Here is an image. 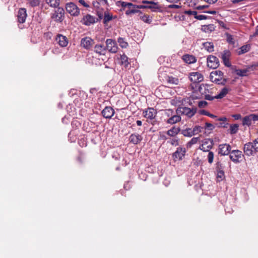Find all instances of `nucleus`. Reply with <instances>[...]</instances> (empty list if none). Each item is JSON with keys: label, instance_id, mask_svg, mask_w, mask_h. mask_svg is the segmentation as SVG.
Segmentation results:
<instances>
[{"label": "nucleus", "instance_id": "f257e3e1", "mask_svg": "<svg viewBox=\"0 0 258 258\" xmlns=\"http://www.w3.org/2000/svg\"><path fill=\"white\" fill-rule=\"evenodd\" d=\"M223 73L221 71L216 70L213 71L210 75V78L212 82L217 84L224 85L226 80L223 79Z\"/></svg>", "mask_w": 258, "mask_h": 258}, {"label": "nucleus", "instance_id": "f03ea898", "mask_svg": "<svg viewBox=\"0 0 258 258\" xmlns=\"http://www.w3.org/2000/svg\"><path fill=\"white\" fill-rule=\"evenodd\" d=\"M196 112V108H190L186 107H179L176 109L177 114H184L189 118L192 117Z\"/></svg>", "mask_w": 258, "mask_h": 258}, {"label": "nucleus", "instance_id": "7ed1b4c3", "mask_svg": "<svg viewBox=\"0 0 258 258\" xmlns=\"http://www.w3.org/2000/svg\"><path fill=\"white\" fill-rule=\"evenodd\" d=\"M52 13L51 18L57 22H61L64 18V10L61 7H57Z\"/></svg>", "mask_w": 258, "mask_h": 258}, {"label": "nucleus", "instance_id": "20e7f679", "mask_svg": "<svg viewBox=\"0 0 258 258\" xmlns=\"http://www.w3.org/2000/svg\"><path fill=\"white\" fill-rule=\"evenodd\" d=\"M258 121V116L256 114H250L244 116L242 119V125L243 126H249Z\"/></svg>", "mask_w": 258, "mask_h": 258}, {"label": "nucleus", "instance_id": "39448f33", "mask_svg": "<svg viewBox=\"0 0 258 258\" xmlns=\"http://www.w3.org/2000/svg\"><path fill=\"white\" fill-rule=\"evenodd\" d=\"M66 9L71 16L76 17L80 14V9L73 3H67L66 5Z\"/></svg>", "mask_w": 258, "mask_h": 258}, {"label": "nucleus", "instance_id": "423d86ee", "mask_svg": "<svg viewBox=\"0 0 258 258\" xmlns=\"http://www.w3.org/2000/svg\"><path fill=\"white\" fill-rule=\"evenodd\" d=\"M106 49L111 53H116L118 50V46L115 41L111 39L106 40Z\"/></svg>", "mask_w": 258, "mask_h": 258}, {"label": "nucleus", "instance_id": "0eeeda50", "mask_svg": "<svg viewBox=\"0 0 258 258\" xmlns=\"http://www.w3.org/2000/svg\"><path fill=\"white\" fill-rule=\"evenodd\" d=\"M207 66L213 69H216L219 66L218 58L214 55H210L207 59Z\"/></svg>", "mask_w": 258, "mask_h": 258}, {"label": "nucleus", "instance_id": "6e6552de", "mask_svg": "<svg viewBox=\"0 0 258 258\" xmlns=\"http://www.w3.org/2000/svg\"><path fill=\"white\" fill-rule=\"evenodd\" d=\"M157 114V112L156 109L153 108L149 107L147 109L143 110V115L144 117L148 119L153 120L154 119Z\"/></svg>", "mask_w": 258, "mask_h": 258}, {"label": "nucleus", "instance_id": "1a4fd4ad", "mask_svg": "<svg viewBox=\"0 0 258 258\" xmlns=\"http://www.w3.org/2000/svg\"><path fill=\"white\" fill-rule=\"evenodd\" d=\"M189 79L193 83H198L203 81L204 77L201 73L196 72L189 74Z\"/></svg>", "mask_w": 258, "mask_h": 258}, {"label": "nucleus", "instance_id": "9d476101", "mask_svg": "<svg viewBox=\"0 0 258 258\" xmlns=\"http://www.w3.org/2000/svg\"><path fill=\"white\" fill-rule=\"evenodd\" d=\"M98 19L90 14H87L82 19V23L86 26H90L97 22Z\"/></svg>", "mask_w": 258, "mask_h": 258}, {"label": "nucleus", "instance_id": "9b49d317", "mask_svg": "<svg viewBox=\"0 0 258 258\" xmlns=\"http://www.w3.org/2000/svg\"><path fill=\"white\" fill-rule=\"evenodd\" d=\"M185 153L186 150L184 148L178 147L173 154V157L175 159L181 160L184 157Z\"/></svg>", "mask_w": 258, "mask_h": 258}, {"label": "nucleus", "instance_id": "f8f14e48", "mask_svg": "<svg viewBox=\"0 0 258 258\" xmlns=\"http://www.w3.org/2000/svg\"><path fill=\"white\" fill-rule=\"evenodd\" d=\"M244 154L247 156L253 155L255 153L252 142H249L244 145L243 148Z\"/></svg>", "mask_w": 258, "mask_h": 258}, {"label": "nucleus", "instance_id": "ddd939ff", "mask_svg": "<svg viewBox=\"0 0 258 258\" xmlns=\"http://www.w3.org/2000/svg\"><path fill=\"white\" fill-rule=\"evenodd\" d=\"M231 146L229 144H221L219 146L218 153L222 155H227L230 153Z\"/></svg>", "mask_w": 258, "mask_h": 258}, {"label": "nucleus", "instance_id": "4468645a", "mask_svg": "<svg viewBox=\"0 0 258 258\" xmlns=\"http://www.w3.org/2000/svg\"><path fill=\"white\" fill-rule=\"evenodd\" d=\"M213 145V140L206 139L203 144L199 147V149L204 152H208L212 148Z\"/></svg>", "mask_w": 258, "mask_h": 258}, {"label": "nucleus", "instance_id": "2eb2a0df", "mask_svg": "<svg viewBox=\"0 0 258 258\" xmlns=\"http://www.w3.org/2000/svg\"><path fill=\"white\" fill-rule=\"evenodd\" d=\"M230 154V159L234 163L239 162V159L241 158L242 155V152L239 150H233Z\"/></svg>", "mask_w": 258, "mask_h": 258}, {"label": "nucleus", "instance_id": "dca6fc26", "mask_svg": "<svg viewBox=\"0 0 258 258\" xmlns=\"http://www.w3.org/2000/svg\"><path fill=\"white\" fill-rule=\"evenodd\" d=\"M231 56V52L228 50H225L223 51L222 53L221 58L223 60V63L225 66L227 67H230L231 65V63L229 61V58Z\"/></svg>", "mask_w": 258, "mask_h": 258}, {"label": "nucleus", "instance_id": "f3484780", "mask_svg": "<svg viewBox=\"0 0 258 258\" xmlns=\"http://www.w3.org/2000/svg\"><path fill=\"white\" fill-rule=\"evenodd\" d=\"M27 12L25 8H21L19 9L17 17H18V21L20 23H23L25 22L26 17H27Z\"/></svg>", "mask_w": 258, "mask_h": 258}, {"label": "nucleus", "instance_id": "a211bd4d", "mask_svg": "<svg viewBox=\"0 0 258 258\" xmlns=\"http://www.w3.org/2000/svg\"><path fill=\"white\" fill-rule=\"evenodd\" d=\"M103 116L106 118H110L114 114V109L111 107H105L102 111Z\"/></svg>", "mask_w": 258, "mask_h": 258}, {"label": "nucleus", "instance_id": "6ab92c4d", "mask_svg": "<svg viewBox=\"0 0 258 258\" xmlns=\"http://www.w3.org/2000/svg\"><path fill=\"white\" fill-rule=\"evenodd\" d=\"M93 42V39L90 37L82 38L81 41V45L87 49H89L92 46Z\"/></svg>", "mask_w": 258, "mask_h": 258}, {"label": "nucleus", "instance_id": "aec40b11", "mask_svg": "<svg viewBox=\"0 0 258 258\" xmlns=\"http://www.w3.org/2000/svg\"><path fill=\"white\" fill-rule=\"evenodd\" d=\"M179 114H177L176 112L174 113L171 117L166 120V122L168 124H173L180 121L181 118Z\"/></svg>", "mask_w": 258, "mask_h": 258}, {"label": "nucleus", "instance_id": "412c9836", "mask_svg": "<svg viewBox=\"0 0 258 258\" xmlns=\"http://www.w3.org/2000/svg\"><path fill=\"white\" fill-rule=\"evenodd\" d=\"M142 139V137L138 134H132L129 138L130 142L135 145L140 143Z\"/></svg>", "mask_w": 258, "mask_h": 258}, {"label": "nucleus", "instance_id": "4be33fe9", "mask_svg": "<svg viewBox=\"0 0 258 258\" xmlns=\"http://www.w3.org/2000/svg\"><path fill=\"white\" fill-rule=\"evenodd\" d=\"M56 41L61 47H65L68 44L67 38L61 34H58L56 37Z\"/></svg>", "mask_w": 258, "mask_h": 258}, {"label": "nucleus", "instance_id": "5701e85b", "mask_svg": "<svg viewBox=\"0 0 258 258\" xmlns=\"http://www.w3.org/2000/svg\"><path fill=\"white\" fill-rule=\"evenodd\" d=\"M143 4H149L150 5L148 6H140V7H138V8H149L151 9H156L158 8V4L157 3H156L153 1H143Z\"/></svg>", "mask_w": 258, "mask_h": 258}, {"label": "nucleus", "instance_id": "b1692460", "mask_svg": "<svg viewBox=\"0 0 258 258\" xmlns=\"http://www.w3.org/2000/svg\"><path fill=\"white\" fill-rule=\"evenodd\" d=\"M183 60L187 63L191 64L196 62L197 59L196 57L189 54H185L182 56Z\"/></svg>", "mask_w": 258, "mask_h": 258}, {"label": "nucleus", "instance_id": "393cba45", "mask_svg": "<svg viewBox=\"0 0 258 258\" xmlns=\"http://www.w3.org/2000/svg\"><path fill=\"white\" fill-rule=\"evenodd\" d=\"M180 131L179 127L173 126L167 132V134L172 137H175Z\"/></svg>", "mask_w": 258, "mask_h": 258}, {"label": "nucleus", "instance_id": "a878e982", "mask_svg": "<svg viewBox=\"0 0 258 258\" xmlns=\"http://www.w3.org/2000/svg\"><path fill=\"white\" fill-rule=\"evenodd\" d=\"M106 50L105 47L101 44H97L94 47V51L99 54H104Z\"/></svg>", "mask_w": 258, "mask_h": 258}, {"label": "nucleus", "instance_id": "bb28decb", "mask_svg": "<svg viewBox=\"0 0 258 258\" xmlns=\"http://www.w3.org/2000/svg\"><path fill=\"white\" fill-rule=\"evenodd\" d=\"M46 3L50 7L57 8L60 4V0H45Z\"/></svg>", "mask_w": 258, "mask_h": 258}, {"label": "nucleus", "instance_id": "cd10ccee", "mask_svg": "<svg viewBox=\"0 0 258 258\" xmlns=\"http://www.w3.org/2000/svg\"><path fill=\"white\" fill-rule=\"evenodd\" d=\"M120 64L123 66L125 68H127L129 64L128 61V57L125 55H120Z\"/></svg>", "mask_w": 258, "mask_h": 258}, {"label": "nucleus", "instance_id": "c85d7f7f", "mask_svg": "<svg viewBox=\"0 0 258 258\" xmlns=\"http://www.w3.org/2000/svg\"><path fill=\"white\" fill-rule=\"evenodd\" d=\"M229 90L227 88H223L220 93L215 96L216 99H221L223 98L228 92Z\"/></svg>", "mask_w": 258, "mask_h": 258}, {"label": "nucleus", "instance_id": "c756f323", "mask_svg": "<svg viewBox=\"0 0 258 258\" xmlns=\"http://www.w3.org/2000/svg\"><path fill=\"white\" fill-rule=\"evenodd\" d=\"M117 6H121L122 8H125V7H128L129 8H131L132 7H133V8H135L136 6L134 5H133L132 3H127V2H122V1H118L117 3H116Z\"/></svg>", "mask_w": 258, "mask_h": 258}, {"label": "nucleus", "instance_id": "7c9ffc66", "mask_svg": "<svg viewBox=\"0 0 258 258\" xmlns=\"http://www.w3.org/2000/svg\"><path fill=\"white\" fill-rule=\"evenodd\" d=\"M204 48L209 52L214 51V45L212 42H206L203 43Z\"/></svg>", "mask_w": 258, "mask_h": 258}, {"label": "nucleus", "instance_id": "2f4dec72", "mask_svg": "<svg viewBox=\"0 0 258 258\" xmlns=\"http://www.w3.org/2000/svg\"><path fill=\"white\" fill-rule=\"evenodd\" d=\"M199 140H200V138L199 137H194V138H192L191 139V140L190 141H189L186 144V148H190L193 145L196 144V143H197L198 142Z\"/></svg>", "mask_w": 258, "mask_h": 258}, {"label": "nucleus", "instance_id": "473e14b6", "mask_svg": "<svg viewBox=\"0 0 258 258\" xmlns=\"http://www.w3.org/2000/svg\"><path fill=\"white\" fill-rule=\"evenodd\" d=\"M250 48V46L248 44L244 45L242 46L240 49V50L238 52V54L240 55L248 52Z\"/></svg>", "mask_w": 258, "mask_h": 258}, {"label": "nucleus", "instance_id": "72a5a7b5", "mask_svg": "<svg viewBox=\"0 0 258 258\" xmlns=\"http://www.w3.org/2000/svg\"><path fill=\"white\" fill-rule=\"evenodd\" d=\"M181 134L185 137H191L193 136L192 130L190 128H187L181 131Z\"/></svg>", "mask_w": 258, "mask_h": 258}, {"label": "nucleus", "instance_id": "f704fd0d", "mask_svg": "<svg viewBox=\"0 0 258 258\" xmlns=\"http://www.w3.org/2000/svg\"><path fill=\"white\" fill-rule=\"evenodd\" d=\"M239 125L237 124H233L230 125L229 131L231 134H236L238 130Z\"/></svg>", "mask_w": 258, "mask_h": 258}, {"label": "nucleus", "instance_id": "c9c22d12", "mask_svg": "<svg viewBox=\"0 0 258 258\" xmlns=\"http://www.w3.org/2000/svg\"><path fill=\"white\" fill-rule=\"evenodd\" d=\"M248 70L247 69H238L236 70V74L240 77H244L247 75Z\"/></svg>", "mask_w": 258, "mask_h": 258}, {"label": "nucleus", "instance_id": "e433bc0d", "mask_svg": "<svg viewBox=\"0 0 258 258\" xmlns=\"http://www.w3.org/2000/svg\"><path fill=\"white\" fill-rule=\"evenodd\" d=\"M141 19L145 23L150 24L152 22V18L149 15H143L140 16Z\"/></svg>", "mask_w": 258, "mask_h": 258}, {"label": "nucleus", "instance_id": "4c0bfd02", "mask_svg": "<svg viewBox=\"0 0 258 258\" xmlns=\"http://www.w3.org/2000/svg\"><path fill=\"white\" fill-rule=\"evenodd\" d=\"M112 19V15L109 14L107 12L104 13V20L103 22L104 24L107 23L108 22L111 21Z\"/></svg>", "mask_w": 258, "mask_h": 258}, {"label": "nucleus", "instance_id": "58836bf2", "mask_svg": "<svg viewBox=\"0 0 258 258\" xmlns=\"http://www.w3.org/2000/svg\"><path fill=\"white\" fill-rule=\"evenodd\" d=\"M164 112V115L165 116H166L167 117H168L169 118L171 117L173 114L175 113L174 111L172 109H165L163 111Z\"/></svg>", "mask_w": 258, "mask_h": 258}, {"label": "nucleus", "instance_id": "ea45409f", "mask_svg": "<svg viewBox=\"0 0 258 258\" xmlns=\"http://www.w3.org/2000/svg\"><path fill=\"white\" fill-rule=\"evenodd\" d=\"M119 44V45L122 48H126L128 46V43L125 42L123 38L119 37L118 38L117 40Z\"/></svg>", "mask_w": 258, "mask_h": 258}, {"label": "nucleus", "instance_id": "a19ab883", "mask_svg": "<svg viewBox=\"0 0 258 258\" xmlns=\"http://www.w3.org/2000/svg\"><path fill=\"white\" fill-rule=\"evenodd\" d=\"M40 0H27L28 4L32 7H35L39 5Z\"/></svg>", "mask_w": 258, "mask_h": 258}, {"label": "nucleus", "instance_id": "79ce46f5", "mask_svg": "<svg viewBox=\"0 0 258 258\" xmlns=\"http://www.w3.org/2000/svg\"><path fill=\"white\" fill-rule=\"evenodd\" d=\"M224 178V172L222 170H219L217 173V179L218 181L222 180Z\"/></svg>", "mask_w": 258, "mask_h": 258}, {"label": "nucleus", "instance_id": "37998d69", "mask_svg": "<svg viewBox=\"0 0 258 258\" xmlns=\"http://www.w3.org/2000/svg\"><path fill=\"white\" fill-rule=\"evenodd\" d=\"M203 127L200 126H196L193 130H192L193 135L198 134V133L202 132Z\"/></svg>", "mask_w": 258, "mask_h": 258}, {"label": "nucleus", "instance_id": "c03bdc74", "mask_svg": "<svg viewBox=\"0 0 258 258\" xmlns=\"http://www.w3.org/2000/svg\"><path fill=\"white\" fill-rule=\"evenodd\" d=\"M167 81L168 83H169L170 84H175V85L178 84V82H179L178 79H176V78H175L173 77H169L167 80Z\"/></svg>", "mask_w": 258, "mask_h": 258}, {"label": "nucleus", "instance_id": "a18cd8bd", "mask_svg": "<svg viewBox=\"0 0 258 258\" xmlns=\"http://www.w3.org/2000/svg\"><path fill=\"white\" fill-rule=\"evenodd\" d=\"M167 142L173 146H176L178 145V139L177 138L170 139Z\"/></svg>", "mask_w": 258, "mask_h": 258}, {"label": "nucleus", "instance_id": "49530a36", "mask_svg": "<svg viewBox=\"0 0 258 258\" xmlns=\"http://www.w3.org/2000/svg\"><path fill=\"white\" fill-rule=\"evenodd\" d=\"M214 159V153L212 151H209L208 155V160L209 163L211 164L213 162Z\"/></svg>", "mask_w": 258, "mask_h": 258}, {"label": "nucleus", "instance_id": "de8ad7c7", "mask_svg": "<svg viewBox=\"0 0 258 258\" xmlns=\"http://www.w3.org/2000/svg\"><path fill=\"white\" fill-rule=\"evenodd\" d=\"M201 114L209 116L211 118H215L216 117V116L215 115L210 113L206 110H203L201 111Z\"/></svg>", "mask_w": 258, "mask_h": 258}, {"label": "nucleus", "instance_id": "09e8293b", "mask_svg": "<svg viewBox=\"0 0 258 258\" xmlns=\"http://www.w3.org/2000/svg\"><path fill=\"white\" fill-rule=\"evenodd\" d=\"M252 143V145L253 146L254 150L255 151V152H258V138L255 139L253 142Z\"/></svg>", "mask_w": 258, "mask_h": 258}, {"label": "nucleus", "instance_id": "8fccbe9b", "mask_svg": "<svg viewBox=\"0 0 258 258\" xmlns=\"http://www.w3.org/2000/svg\"><path fill=\"white\" fill-rule=\"evenodd\" d=\"M139 12V10L136 9H130L126 11L125 14L127 15H130L132 14H135Z\"/></svg>", "mask_w": 258, "mask_h": 258}, {"label": "nucleus", "instance_id": "3c124183", "mask_svg": "<svg viewBox=\"0 0 258 258\" xmlns=\"http://www.w3.org/2000/svg\"><path fill=\"white\" fill-rule=\"evenodd\" d=\"M195 18L197 19V20H206L207 19V16L203 15H196V16H195Z\"/></svg>", "mask_w": 258, "mask_h": 258}, {"label": "nucleus", "instance_id": "603ef678", "mask_svg": "<svg viewBox=\"0 0 258 258\" xmlns=\"http://www.w3.org/2000/svg\"><path fill=\"white\" fill-rule=\"evenodd\" d=\"M207 105V102L205 101H201L198 103V106L200 108H204Z\"/></svg>", "mask_w": 258, "mask_h": 258}, {"label": "nucleus", "instance_id": "864d4df0", "mask_svg": "<svg viewBox=\"0 0 258 258\" xmlns=\"http://www.w3.org/2000/svg\"><path fill=\"white\" fill-rule=\"evenodd\" d=\"M205 128L210 130H213L214 128V126L212 123L206 122L205 123Z\"/></svg>", "mask_w": 258, "mask_h": 258}, {"label": "nucleus", "instance_id": "5fc2aeb1", "mask_svg": "<svg viewBox=\"0 0 258 258\" xmlns=\"http://www.w3.org/2000/svg\"><path fill=\"white\" fill-rule=\"evenodd\" d=\"M184 14L188 15H194L195 16L197 14V12L195 11H185L184 12Z\"/></svg>", "mask_w": 258, "mask_h": 258}, {"label": "nucleus", "instance_id": "6e6d98bb", "mask_svg": "<svg viewBox=\"0 0 258 258\" xmlns=\"http://www.w3.org/2000/svg\"><path fill=\"white\" fill-rule=\"evenodd\" d=\"M79 3L85 8H89V5L84 0H79Z\"/></svg>", "mask_w": 258, "mask_h": 258}, {"label": "nucleus", "instance_id": "4d7b16f0", "mask_svg": "<svg viewBox=\"0 0 258 258\" xmlns=\"http://www.w3.org/2000/svg\"><path fill=\"white\" fill-rule=\"evenodd\" d=\"M96 14L98 17L99 20H101L103 17V14L102 11H97Z\"/></svg>", "mask_w": 258, "mask_h": 258}, {"label": "nucleus", "instance_id": "13d9d810", "mask_svg": "<svg viewBox=\"0 0 258 258\" xmlns=\"http://www.w3.org/2000/svg\"><path fill=\"white\" fill-rule=\"evenodd\" d=\"M205 98L206 100L211 101V100H213L215 98V96H212L209 94H207L205 95Z\"/></svg>", "mask_w": 258, "mask_h": 258}, {"label": "nucleus", "instance_id": "bf43d9fd", "mask_svg": "<svg viewBox=\"0 0 258 258\" xmlns=\"http://www.w3.org/2000/svg\"><path fill=\"white\" fill-rule=\"evenodd\" d=\"M232 117H233L235 120H238L240 119L241 117V115L240 114H235L232 115Z\"/></svg>", "mask_w": 258, "mask_h": 258}, {"label": "nucleus", "instance_id": "052dcab7", "mask_svg": "<svg viewBox=\"0 0 258 258\" xmlns=\"http://www.w3.org/2000/svg\"><path fill=\"white\" fill-rule=\"evenodd\" d=\"M228 123L225 122H222L220 123L219 126L227 128L228 127Z\"/></svg>", "mask_w": 258, "mask_h": 258}, {"label": "nucleus", "instance_id": "680f3d73", "mask_svg": "<svg viewBox=\"0 0 258 258\" xmlns=\"http://www.w3.org/2000/svg\"><path fill=\"white\" fill-rule=\"evenodd\" d=\"M208 7V5L199 6L197 7V9L198 10H203V9H204L205 8H207Z\"/></svg>", "mask_w": 258, "mask_h": 258}, {"label": "nucleus", "instance_id": "e2e57ef3", "mask_svg": "<svg viewBox=\"0 0 258 258\" xmlns=\"http://www.w3.org/2000/svg\"><path fill=\"white\" fill-rule=\"evenodd\" d=\"M168 7L169 8L179 9L180 7V6H179V5H169Z\"/></svg>", "mask_w": 258, "mask_h": 258}, {"label": "nucleus", "instance_id": "0e129e2a", "mask_svg": "<svg viewBox=\"0 0 258 258\" xmlns=\"http://www.w3.org/2000/svg\"><path fill=\"white\" fill-rule=\"evenodd\" d=\"M205 13L210 14L214 15L217 13V12L216 11H205Z\"/></svg>", "mask_w": 258, "mask_h": 258}, {"label": "nucleus", "instance_id": "69168bd1", "mask_svg": "<svg viewBox=\"0 0 258 258\" xmlns=\"http://www.w3.org/2000/svg\"><path fill=\"white\" fill-rule=\"evenodd\" d=\"M219 121H222L223 122H226L227 120V118L225 117H220L218 118L217 119Z\"/></svg>", "mask_w": 258, "mask_h": 258}, {"label": "nucleus", "instance_id": "338daca9", "mask_svg": "<svg viewBox=\"0 0 258 258\" xmlns=\"http://www.w3.org/2000/svg\"><path fill=\"white\" fill-rule=\"evenodd\" d=\"M101 3H102V5H108V1L107 0H98Z\"/></svg>", "mask_w": 258, "mask_h": 258}, {"label": "nucleus", "instance_id": "774afa93", "mask_svg": "<svg viewBox=\"0 0 258 258\" xmlns=\"http://www.w3.org/2000/svg\"><path fill=\"white\" fill-rule=\"evenodd\" d=\"M136 123L138 126H141L142 124V122L141 120H137Z\"/></svg>", "mask_w": 258, "mask_h": 258}]
</instances>
